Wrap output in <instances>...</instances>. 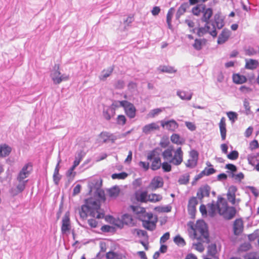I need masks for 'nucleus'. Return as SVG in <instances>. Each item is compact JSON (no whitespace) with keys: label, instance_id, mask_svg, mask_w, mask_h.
I'll return each instance as SVG.
<instances>
[{"label":"nucleus","instance_id":"f257e3e1","mask_svg":"<svg viewBox=\"0 0 259 259\" xmlns=\"http://www.w3.org/2000/svg\"><path fill=\"white\" fill-rule=\"evenodd\" d=\"M196 242L193 243L192 247L200 252L204 250L203 243L209 242V234L206 224L203 220L197 221L194 228H193Z\"/></svg>","mask_w":259,"mask_h":259},{"label":"nucleus","instance_id":"f03ea898","mask_svg":"<svg viewBox=\"0 0 259 259\" xmlns=\"http://www.w3.org/2000/svg\"><path fill=\"white\" fill-rule=\"evenodd\" d=\"M80 215L82 218H85L88 215H90L97 219H101L104 218V214L100 212V202L91 198L87 199L85 204L82 206Z\"/></svg>","mask_w":259,"mask_h":259},{"label":"nucleus","instance_id":"7ed1b4c3","mask_svg":"<svg viewBox=\"0 0 259 259\" xmlns=\"http://www.w3.org/2000/svg\"><path fill=\"white\" fill-rule=\"evenodd\" d=\"M173 153V149L169 147L162 152V156L165 160L175 165H179L183 161V152L181 148H178L175 151L174 156Z\"/></svg>","mask_w":259,"mask_h":259},{"label":"nucleus","instance_id":"20e7f679","mask_svg":"<svg viewBox=\"0 0 259 259\" xmlns=\"http://www.w3.org/2000/svg\"><path fill=\"white\" fill-rule=\"evenodd\" d=\"M218 208L219 214L227 220L233 219L236 213L235 207L228 206L226 200L221 197H218Z\"/></svg>","mask_w":259,"mask_h":259},{"label":"nucleus","instance_id":"39448f33","mask_svg":"<svg viewBox=\"0 0 259 259\" xmlns=\"http://www.w3.org/2000/svg\"><path fill=\"white\" fill-rule=\"evenodd\" d=\"M133 186L136 190L135 195L137 201L139 202H146V189L143 185L142 179L138 178L134 181Z\"/></svg>","mask_w":259,"mask_h":259},{"label":"nucleus","instance_id":"423d86ee","mask_svg":"<svg viewBox=\"0 0 259 259\" xmlns=\"http://www.w3.org/2000/svg\"><path fill=\"white\" fill-rule=\"evenodd\" d=\"M59 69V65H55L50 74L51 79L55 84H60L61 82L69 79V75L66 74H61Z\"/></svg>","mask_w":259,"mask_h":259},{"label":"nucleus","instance_id":"0eeeda50","mask_svg":"<svg viewBox=\"0 0 259 259\" xmlns=\"http://www.w3.org/2000/svg\"><path fill=\"white\" fill-rule=\"evenodd\" d=\"M131 208L136 214V217L142 222V225L146 228V210L144 207L139 206L132 205Z\"/></svg>","mask_w":259,"mask_h":259},{"label":"nucleus","instance_id":"6e6552de","mask_svg":"<svg viewBox=\"0 0 259 259\" xmlns=\"http://www.w3.org/2000/svg\"><path fill=\"white\" fill-rule=\"evenodd\" d=\"M208 24L209 23H206L204 27H201L198 28L197 34L199 36H202L207 33L210 34L213 37L217 36L218 33L216 31L215 25L212 23L211 24V25L212 26V30H210V28Z\"/></svg>","mask_w":259,"mask_h":259},{"label":"nucleus","instance_id":"1a4fd4ad","mask_svg":"<svg viewBox=\"0 0 259 259\" xmlns=\"http://www.w3.org/2000/svg\"><path fill=\"white\" fill-rule=\"evenodd\" d=\"M31 170L32 165L30 163L25 164L18 175L17 181H27V182L28 180L25 179L28 177Z\"/></svg>","mask_w":259,"mask_h":259},{"label":"nucleus","instance_id":"9d476101","mask_svg":"<svg viewBox=\"0 0 259 259\" xmlns=\"http://www.w3.org/2000/svg\"><path fill=\"white\" fill-rule=\"evenodd\" d=\"M71 223L69 218V212H66L62 218L61 232L63 234L69 233L71 230Z\"/></svg>","mask_w":259,"mask_h":259},{"label":"nucleus","instance_id":"9b49d317","mask_svg":"<svg viewBox=\"0 0 259 259\" xmlns=\"http://www.w3.org/2000/svg\"><path fill=\"white\" fill-rule=\"evenodd\" d=\"M117 138V136L107 132H102L99 136V140L103 143L109 141L114 143Z\"/></svg>","mask_w":259,"mask_h":259},{"label":"nucleus","instance_id":"f8f14e48","mask_svg":"<svg viewBox=\"0 0 259 259\" xmlns=\"http://www.w3.org/2000/svg\"><path fill=\"white\" fill-rule=\"evenodd\" d=\"M147 158L151 161L150 167L153 170H156L160 168L161 162L159 157H154V154L152 153L148 156Z\"/></svg>","mask_w":259,"mask_h":259},{"label":"nucleus","instance_id":"ddd939ff","mask_svg":"<svg viewBox=\"0 0 259 259\" xmlns=\"http://www.w3.org/2000/svg\"><path fill=\"white\" fill-rule=\"evenodd\" d=\"M147 230L153 231L156 228V224L157 222L156 216H153L151 213L147 212Z\"/></svg>","mask_w":259,"mask_h":259},{"label":"nucleus","instance_id":"4468645a","mask_svg":"<svg viewBox=\"0 0 259 259\" xmlns=\"http://www.w3.org/2000/svg\"><path fill=\"white\" fill-rule=\"evenodd\" d=\"M210 187L208 185L200 187L197 192L198 199L201 200L204 197H208L210 192Z\"/></svg>","mask_w":259,"mask_h":259},{"label":"nucleus","instance_id":"2eb2a0df","mask_svg":"<svg viewBox=\"0 0 259 259\" xmlns=\"http://www.w3.org/2000/svg\"><path fill=\"white\" fill-rule=\"evenodd\" d=\"M243 230V221L240 219L235 220L233 223V232L235 235H239Z\"/></svg>","mask_w":259,"mask_h":259},{"label":"nucleus","instance_id":"dca6fc26","mask_svg":"<svg viewBox=\"0 0 259 259\" xmlns=\"http://www.w3.org/2000/svg\"><path fill=\"white\" fill-rule=\"evenodd\" d=\"M237 188L234 186H231L227 192V199L232 204H236L235 193L237 191Z\"/></svg>","mask_w":259,"mask_h":259},{"label":"nucleus","instance_id":"f3484780","mask_svg":"<svg viewBox=\"0 0 259 259\" xmlns=\"http://www.w3.org/2000/svg\"><path fill=\"white\" fill-rule=\"evenodd\" d=\"M123 107L128 117L132 118L135 116L136 109L132 104L126 101V103L124 104Z\"/></svg>","mask_w":259,"mask_h":259},{"label":"nucleus","instance_id":"a211bd4d","mask_svg":"<svg viewBox=\"0 0 259 259\" xmlns=\"http://www.w3.org/2000/svg\"><path fill=\"white\" fill-rule=\"evenodd\" d=\"M231 31L229 29H224L218 37V44L219 45L224 44L229 39Z\"/></svg>","mask_w":259,"mask_h":259},{"label":"nucleus","instance_id":"6ab92c4d","mask_svg":"<svg viewBox=\"0 0 259 259\" xmlns=\"http://www.w3.org/2000/svg\"><path fill=\"white\" fill-rule=\"evenodd\" d=\"M161 123L163 127L171 131H175L178 126V123L174 120L161 121Z\"/></svg>","mask_w":259,"mask_h":259},{"label":"nucleus","instance_id":"aec40b11","mask_svg":"<svg viewBox=\"0 0 259 259\" xmlns=\"http://www.w3.org/2000/svg\"><path fill=\"white\" fill-rule=\"evenodd\" d=\"M203 16L201 18L202 21L205 23H209V19L212 15V10L211 8L205 9L204 7H202Z\"/></svg>","mask_w":259,"mask_h":259},{"label":"nucleus","instance_id":"412c9836","mask_svg":"<svg viewBox=\"0 0 259 259\" xmlns=\"http://www.w3.org/2000/svg\"><path fill=\"white\" fill-rule=\"evenodd\" d=\"M163 184V180L160 177H154L151 181L149 187L153 189H156L157 188L162 187Z\"/></svg>","mask_w":259,"mask_h":259},{"label":"nucleus","instance_id":"4be33fe9","mask_svg":"<svg viewBox=\"0 0 259 259\" xmlns=\"http://www.w3.org/2000/svg\"><path fill=\"white\" fill-rule=\"evenodd\" d=\"M177 95L183 100L189 101L192 99L193 93L181 90H178Z\"/></svg>","mask_w":259,"mask_h":259},{"label":"nucleus","instance_id":"5701e85b","mask_svg":"<svg viewBox=\"0 0 259 259\" xmlns=\"http://www.w3.org/2000/svg\"><path fill=\"white\" fill-rule=\"evenodd\" d=\"M225 117H222L219 123L220 130L221 135V138L223 140H225L226 137V128Z\"/></svg>","mask_w":259,"mask_h":259},{"label":"nucleus","instance_id":"b1692460","mask_svg":"<svg viewBox=\"0 0 259 259\" xmlns=\"http://www.w3.org/2000/svg\"><path fill=\"white\" fill-rule=\"evenodd\" d=\"M11 150V148L6 144L0 145V157H5L8 156Z\"/></svg>","mask_w":259,"mask_h":259},{"label":"nucleus","instance_id":"393cba45","mask_svg":"<svg viewBox=\"0 0 259 259\" xmlns=\"http://www.w3.org/2000/svg\"><path fill=\"white\" fill-rule=\"evenodd\" d=\"M258 65V62L254 59L246 60L245 68L250 70L256 69Z\"/></svg>","mask_w":259,"mask_h":259},{"label":"nucleus","instance_id":"a878e982","mask_svg":"<svg viewBox=\"0 0 259 259\" xmlns=\"http://www.w3.org/2000/svg\"><path fill=\"white\" fill-rule=\"evenodd\" d=\"M214 22L215 24H213L215 25V27L216 26L219 29H221L224 26V20L221 18L219 14H215L214 16Z\"/></svg>","mask_w":259,"mask_h":259},{"label":"nucleus","instance_id":"bb28decb","mask_svg":"<svg viewBox=\"0 0 259 259\" xmlns=\"http://www.w3.org/2000/svg\"><path fill=\"white\" fill-rule=\"evenodd\" d=\"M249 163L253 165L259 162V152L253 153L248 155Z\"/></svg>","mask_w":259,"mask_h":259},{"label":"nucleus","instance_id":"cd10ccee","mask_svg":"<svg viewBox=\"0 0 259 259\" xmlns=\"http://www.w3.org/2000/svg\"><path fill=\"white\" fill-rule=\"evenodd\" d=\"M121 221L122 223L130 226H132L135 224L134 220L132 215L127 213L122 215Z\"/></svg>","mask_w":259,"mask_h":259},{"label":"nucleus","instance_id":"c85d7f7f","mask_svg":"<svg viewBox=\"0 0 259 259\" xmlns=\"http://www.w3.org/2000/svg\"><path fill=\"white\" fill-rule=\"evenodd\" d=\"M162 199V196L160 194H156L151 193L149 194H147V201H149L153 203H155L160 201Z\"/></svg>","mask_w":259,"mask_h":259},{"label":"nucleus","instance_id":"c756f323","mask_svg":"<svg viewBox=\"0 0 259 259\" xmlns=\"http://www.w3.org/2000/svg\"><path fill=\"white\" fill-rule=\"evenodd\" d=\"M115 114V111L113 107H108L103 111V116L107 120H110Z\"/></svg>","mask_w":259,"mask_h":259},{"label":"nucleus","instance_id":"7c9ffc66","mask_svg":"<svg viewBox=\"0 0 259 259\" xmlns=\"http://www.w3.org/2000/svg\"><path fill=\"white\" fill-rule=\"evenodd\" d=\"M189 8V4L188 3H184L182 4L179 8L177 12L176 17L179 18L181 15L184 14L186 11L187 9Z\"/></svg>","mask_w":259,"mask_h":259},{"label":"nucleus","instance_id":"2f4dec72","mask_svg":"<svg viewBox=\"0 0 259 259\" xmlns=\"http://www.w3.org/2000/svg\"><path fill=\"white\" fill-rule=\"evenodd\" d=\"M233 81L237 84H241L244 83L246 81V77L239 74H234L233 76Z\"/></svg>","mask_w":259,"mask_h":259},{"label":"nucleus","instance_id":"473e14b6","mask_svg":"<svg viewBox=\"0 0 259 259\" xmlns=\"http://www.w3.org/2000/svg\"><path fill=\"white\" fill-rule=\"evenodd\" d=\"M207 208L209 215L212 217L215 215L216 211H218V203L217 204L214 203L208 204Z\"/></svg>","mask_w":259,"mask_h":259},{"label":"nucleus","instance_id":"72a5a7b5","mask_svg":"<svg viewBox=\"0 0 259 259\" xmlns=\"http://www.w3.org/2000/svg\"><path fill=\"white\" fill-rule=\"evenodd\" d=\"M174 12V9L173 8H171L169 9L166 15V23L167 24L168 27L169 29L172 28L171 19L173 16Z\"/></svg>","mask_w":259,"mask_h":259},{"label":"nucleus","instance_id":"f704fd0d","mask_svg":"<svg viewBox=\"0 0 259 259\" xmlns=\"http://www.w3.org/2000/svg\"><path fill=\"white\" fill-rule=\"evenodd\" d=\"M158 70L161 72H166L168 73H175L176 70L174 67L169 66H160L158 67Z\"/></svg>","mask_w":259,"mask_h":259},{"label":"nucleus","instance_id":"c9c22d12","mask_svg":"<svg viewBox=\"0 0 259 259\" xmlns=\"http://www.w3.org/2000/svg\"><path fill=\"white\" fill-rule=\"evenodd\" d=\"M170 139L172 143L178 145H182L184 142V140L181 138L178 134H172Z\"/></svg>","mask_w":259,"mask_h":259},{"label":"nucleus","instance_id":"e433bc0d","mask_svg":"<svg viewBox=\"0 0 259 259\" xmlns=\"http://www.w3.org/2000/svg\"><path fill=\"white\" fill-rule=\"evenodd\" d=\"M208 254L214 258L215 257V255L217 252V246L214 244H212L208 246Z\"/></svg>","mask_w":259,"mask_h":259},{"label":"nucleus","instance_id":"4c0bfd02","mask_svg":"<svg viewBox=\"0 0 259 259\" xmlns=\"http://www.w3.org/2000/svg\"><path fill=\"white\" fill-rule=\"evenodd\" d=\"M112 71L113 68L111 67L109 68L107 70H104L102 72L100 76H99V78L100 79V80H105L108 77H109Z\"/></svg>","mask_w":259,"mask_h":259},{"label":"nucleus","instance_id":"58836bf2","mask_svg":"<svg viewBox=\"0 0 259 259\" xmlns=\"http://www.w3.org/2000/svg\"><path fill=\"white\" fill-rule=\"evenodd\" d=\"M189 175L184 174L179 179L178 182L181 185H186L189 181Z\"/></svg>","mask_w":259,"mask_h":259},{"label":"nucleus","instance_id":"ea45409f","mask_svg":"<svg viewBox=\"0 0 259 259\" xmlns=\"http://www.w3.org/2000/svg\"><path fill=\"white\" fill-rule=\"evenodd\" d=\"M245 54L249 56H252L257 54V51L252 47L249 46L245 50Z\"/></svg>","mask_w":259,"mask_h":259},{"label":"nucleus","instance_id":"a19ab883","mask_svg":"<svg viewBox=\"0 0 259 259\" xmlns=\"http://www.w3.org/2000/svg\"><path fill=\"white\" fill-rule=\"evenodd\" d=\"M159 129V125L158 122H153L147 125V132H152Z\"/></svg>","mask_w":259,"mask_h":259},{"label":"nucleus","instance_id":"79ce46f5","mask_svg":"<svg viewBox=\"0 0 259 259\" xmlns=\"http://www.w3.org/2000/svg\"><path fill=\"white\" fill-rule=\"evenodd\" d=\"M128 175L127 173L125 172H122L119 174H113L111 176V178L112 179H119V180H124L127 177Z\"/></svg>","mask_w":259,"mask_h":259},{"label":"nucleus","instance_id":"37998d69","mask_svg":"<svg viewBox=\"0 0 259 259\" xmlns=\"http://www.w3.org/2000/svg\"><path fill=\"white\" fill-rule=\"evenodd\" d=\"M134 17L132 16H129L123 19V30L127 29V27L134 21Z\"/></svg>","mask_w":259,"mask_h":259},{"label":"nucleus","instance_id":"c03bdc74","mask_svg":"<svg viewBox=\"0 0 259 259\" xmlns=\"http://www.w3.org/2000/svg\"><path fill=\"white\" fill-rule=\"evenodd\" d=\"M203 42V40L201 39H195L194 43L193 45V47L195 50L199 51L202 49Z\"/></svg>","mask_w":259,"mask_h":259},{"label":"nucleus","instance_id":"a18cd8bd","mask_svg":"<svg viewBox=\"0 0 259 259\" xmlns=\"http://www.w3.org/2000/svg\"><path fill=\"white\" fill-rule=\"evenodd\" d=\"M174 241L176 244L179 246H183L186 244L184 239L179 235L176 236L175 237Z\"/></svg>","mask_w":259,"mask_h":259},{"label":"nucleus","instance_id":"49530a36","mask_svg":"<svg viewBox=\"0 0 259 259\" xmlns=\"http://www.w3.org/2000/svg\"><path fill=\"white\" fill-rule=\"evenodd\" d=\"M227 114L228 117L232 123H234L238 118V114L235 112L230 111L227 112Z\"/></svg>","mask_w":259,"mask_h":259},{"label":"nucleus","instance_id":"de8ad7c7","mask_svg":"<svg viewBox=\"0 0 259 259\" xmlns=\"http://www.w3.org/2000/svg\"><path fill=\"white\" fill-rule=\"evenodd\" d=\"M162 111V109L161 108H156L151 110L148 114V116L149 117H154L155 116L158 115L160 112Z\"/></svg>","mask_w":259,"mask_h":259},{"label":"nucleus","instance_id":"09e8293b","mask_svg":"<svg viewBox=\"0 0 259 259\" xmlns=\"http://www.w3.org/2000/svg\"><path fill=\"white\" fill-rule=\"evenodd\" d=\"M197 161L196 160L189 159L187 160V162L186 163V166L187 167L193 168L197 165Z\"/></svg>","mask_w":259,"mask_h":259},{"label":"nucleus","instance_id":"8fccbe9b","mask_svg":"<svg viewBox=\"0 0 259 259\" xmlns=\"http://www.w3.org/2000/svg\"><path fill=\"white\" fill-rule=\"evenodd\" d=\"M18 184L16 185V188L19 192H22L25 188L27 181H18Z\"/></svg>","mask_w":259,"mask_h":259},{"label":"nucleus","instance_id":"3c124183","mask_svg":"<svg viewBox=\"0 0 259 259\" xmlns=\"http://www.w3.org/2000/svg\"><path fill=\"white\" fill-rule=\"evenodd\" d=\"M239 157L238 152L236 151H232L227 155V157L228 159L232 160H236Z\"/></svg>","mask_w":259,"mask_h":259},{"label":"nucleus","instance_id":"603ef678","mask_svg":"<svg viewBox=\"0 0 259 259\" xmlns=\"http://www.w3.org/2000/svg\"><path fill=\"white\" fill-rule=\"evenodd\" d=\"M126 103V101H115L111 105L110 107H113L115 111V109L116 108L119 107H123L124 104Z\"/></svg>","mask_w":259,"mask_h":259},{"label":"nucleus","instance_id":"864d4df0","mask_svg":"<svg viewBox=\"0 0 259 259\" xmlns=\"http://www.w3.org/2000/svg\"><path fill=\"white\" fill-rule=\"evenodd\" d=\"M161 166L162 167V168L164 172H169L171 169V165L170 164L169 162L167 161L161 163Z\"/></svg>","mask_w":259,"mask_h":259},{"label":"nucleus","instance_id":"5fc2aeb1","mask_svg":"<svg viewBox=\"0 0 259 259\" xmlns=\"http://www.w3.org/2000/svg\"><path fill=\"white\" fill-rule=\"evenodd\" d=\"M197 204V200L196 197H193L191 198L188 202V207L196 208V206Z\"/></svg>","mask_w":259,"mask_h":259},{"label":"nucleus","instance_id":"6e6d98bb","mask_svg":"<svg viewBox=\"0 0 259 259\" xmlns=\"http://www.w3.org/2000/svg\"><path fill=\"white\" fill-rule=\"evenodd\" d=\"M106 257L108 259H121L117 254L112 251H109L106 253Z\"/></svg>","mask_w":259,"mask_h":259},{"label":"nucleus","instance_id":"4d7b16f0","mask_svg":"<svg viewBox=\"0 0 259 259\" xmlns=\"http://www.w3.org/2000/svg\"><path fill=\"white\" fill-rule=\"evenodd\" d=\"M204 176H210L215 172L216 170L213 168H207L205 167L203 170H202Z\"/></svg>","mask_w":259,"mask_h":259},{"label":"nucleus","instance_id":"13d9d810","mask_svg":"<svg viewBox=\"0 0 259 259\" xmlns=\"http://www.w3.org/2000/svg\"><path fill=\"white\" fill-rule=\"evenodd\" d=\"M202 11V7H201L200 6L194 7L192 10L193 14L196 16H199Z\"/></svg>","mask_w":259,"mask_h":259},{"label":"nucleus","instance_id":"bf43d9fd","mask_svg":"<svg viewBox=\"0 0 259 259\" xmlns=\"http://www.w3.org/2000/svg\"><path fill=\"white\" fill-rule=\"evenodd\" d=\"M82 156L81 155V153H78L77 156L75 157V160L74 161L73 164L72 166L76 168V166H77L81 160Z\"/></svg>","mask_w":259,"mask_h":259},{"label":"nucleus","instance_id":"052dcab7","mask_svg":"<svg viewBox=\"0 0 259 259\" xmlns=\"http://www.w3.org/2000/svg\"><path fill=\"white\" fill-rule=\"evenodd\" d=\"M155 209L161 212H168L171 211V207L169 206H166L162 207H156Z\"/></svg>","mask_w":259,"mask_h":259},{"label":"nucleus","instance_id":"680f3d73","mask_svg":"<svg viewBox=\"0 0 259 259\" xmlns=\"http://www.w3.org/2000/svg\"><path fill=\"white\" fill-rule=\"evenodd\" d=\"M126 118L124 115H118L117 118V122L120 125H123L125 123Z\"/></svg>","mask_w":259,"mask_h":259},{"label":"nucleus","instance_id":"e2e57ef3","mask_svg":"<svg viewBox=\"0 0 259 259\" xmlns=\"http://www.w3.org/2000/svg\"><path fill=\"white\" fill-rule=\"evenodd\" d=\"M185 125L191 131H194L196 130V126L194 123L189 121L185 122Z\"/></svg>","mask_w":259,"mask_h":259},{"label":"nucleus","instance_id":"0e129e2a","mask_svg":"<svg viewBox=\"0 0 259 259\" xmlns=\"http://www.w3.org/2000/svg\"><path fill=\"white\" fill-rule=\"evenodd\" d=\"M169 236L170 235L168 232H166L165 234H164L160 238V243L162 244L165 242L169 238Z\"/></svg>","mask_w":259,"mask_h":259},{"label":"nucleus","instance_id":"69168bd1","mask_svg":"<svg viewBox=\"0 0 259 259\" xmlns=\"http://www.w3.org/2000/svg\"><path fill=\"white\" fill-rule=\"evenodd\" d=\"M75 168V167L72 166L71 167H70L67 171L66 173V176L68 177H74L75 175V172H74V170Z\"/></svg>","mask_w":259,"mask_h":259},{"label":"nucleus","instance_id":"338daca9","mask_svg":"<svg viewBox=\"0 0 259 259\" xmlns=\"http://www.w3.org/2000/svg\"><path fill=\"white\" fill-rule=\"evenodd\" d=\"M240 91L244 94H247L250 92L252 90L249 87L243 85L240 88Z\"/></svg>","mask_w":259,"mask_h":259},{"label":"nucleus","instance_id":"774afa93","mask_svg":"<svg viewBox=\"0 0 259 259\" xmlns=\"http://www.w3.org/2000/svg\"><path fill=\"white\" fill-rule=\"evenodd\" d=\"M134 233L136 234L139 237H144L146 235V233L145 231L140 229H135L134 231Z\"/></svg>","mask_w":259,"mask_h":259}]
</instances>
